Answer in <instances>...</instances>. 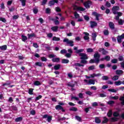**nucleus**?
Instances as JSON below:
<instances>
[{
	"label": "nucleus",
	"instance_id": "1",
	"mask_svg": "<svg viewBox=\"0 0 124 124\" xmlns=\"http://www.w3.org/2000/svg\"><path fill=\"white\" fill-rule=\"evenodd\" d=\"M119 9H120V7H119V6H114L112 8V12L114 15L117 14L118 15H119V16H122L123 13L117 12L118 10H119Z\"/></svg>",
	"mask_w": 124,
	"mask_h": 124
},
{
	"label": "nucleus",
	"instance_id": "2",
	"mask_svg": "<svg viewBox=\"0 0 124 124\" xmlns=\"http://www.w3.org/2000/svg\"><path fill=\"white\" fill-rule=\"evenodd\" d=\"M63 42H66V43H67V44H69V46H71V47L74 46V45L73 44V41L69 40H68V39H64V40H63Z\"/></svg>",
	"mask_w": 124,
	"mask_h": 124
},
{
	"label": "nucleus",
	"instance_id": "3",
	"mask_svg": "<svg viewBox=\"0 0 124 124\" xmlns=\"http://www.w3.org/2000/svg\"><path fill=\"white\" fill-rule=\"evenodd\" d=\"M94 58L96 62H99V58H100V54L98 53V52H96L94 54Z\"/></svg>",
	"mask_w": 124,
	"mask_h": 124
},
{
	"label": "nucleus",
	"instance_id": "4",
	"mask_svg": "<svg viewBox=\"0 0 124 124\" xmlns=\"http://www.w3.org/2000/svg\"><path fill=\"white\" fill-rule=\"evenodd\" d=\"M92 4V2L90 0L87 1L83 3V5H84L86 8H90Z\"/></svg>",
	"mask_w": 124,
	"mask_h": 124
},
{
	"label": "nucleus",
	"instance_id": "5",
	"mask_svg": "<svg viewBox=\"0 0 124 124\" xmlns=\"http://www.w3.org/2000/svg\"><path fill=\"white\" fill-rule=\"evenodd\" d=\"M79 56L81 57V60H88L89 59L88 55L86 53H79Z\"/></svg>",
	"mask_w": 124,
	"mask_h": 124
},
{
	"label": "nucleus",
	"instance_id": "6",
	"mask_svg": "<svg viewBox=\"0 0 124 124\" xmlns=\"http://www.w3.org/2000/svg\"><path fill=\"white\" fill-rule=\"evenodd\" d=\"M99 52H101L103 55H107L108 51L105 50L104 48H100L98 49Z\"/></svg>",
	"mask_w": 124,
	"mask_h": 124
},
{
	"label": "nucleus",
	"instance_id": "7",
	"mask_svg": "<svg viewBox=\"0 0 124 124\" xmlns=\"http://www.w3.org/2000/svg\"><path fill=\"white\" fill-rule=\"evenodd\" d=\"M124 39V34H122L121 36H119L117 38V41L119 43H122V40Z\"/></svg>",
	"mask_w": 124,
	"mask_h": 124
},
{
	"label": "nucleus",
	"instance_id": "8",
	"mask_svg": "<svg viewBox=\"0 0 124 124\" xmlns=\"http://www.w3.org/2000/svg\"><path fill=\"white\" fill-rule=\"evenodd\" d=\"M59 2V1L58 0H53L52 1H49L48 5L49 6H52V5H54V4H55V2H56V3H58V2Z\"/></svg>",
	"mask_w": 124,
	"mask_h": 124
},
{
	"label": "nucleus",
	"instance_id": "9",
	"mask_svg": "<svg viewBox=\"0 0 124 124\" xmlns=\"http://www.w3.org/2000/svg\"><path fill=\"white\" fill-rule=\"evenodd\" d=\"M93 16H95V17H96V20H99V19L98 18L100 17V14H99L97 13L94 12L93 13Z\"/></svg>",
	"mask_w": 124,
	"mask_h": 124
},
{
	"label": "nucleus",
	"instance_id": "10",
	"mask_svg": "<svg viewBox=\"0 0 124 124\" xmlns=\"http://www.w3.org/2000/svg\"><path fill=\"white\" fill-rule=\"evenodd\" d=\"M55 109H56V110H62V112H64V109H63L62 107L60 105L56 106Z\"/></svg>",
	"mask_w": 124,
	"mask_h": 124
},
{
	"label": "nucleus",
	"instance_id": "11",
	"mask_svg": "<svg viewBox=\"0 0 124 124\" xmlns=\"http://www.w3.org/2000/svg\"><path fill=\"white\" fill-rule=\"evenodd\" d=\"M84 34H85V35L83 37L84 39L85 40H89V39H90V37H89L90 34L88 32H84Z\"/></svg>",
	"mask_w": 124,
	"mask_h": 124
},
{
	"label": "nucleus",
	"instance_id": "12",
	"mask_svg": "<svg viewBox=\"0 0 124 124\" xmlns=\"http://www.w3.org/2000/svg\"><path fill=\"white\" fill-rule=\"evenodd\" d=\"M91 28H94L97 26V23L94 21H91L90 22Z\"/></svg>",
	"mask_w": 124,
	"mask_h": 124
},
{
	"label": "nucleus",
	"instance_id": "13",
	"mask_svg": "<svg viewBox=\"0 0 124 124\" xmlns=\"http://www.w3.org/2000/svg\"><path fill=\"white\" fill-rule=\"evenodd\" d=\"M99 76H101V74H93L91 75L92 78H94V77H99Z\"/></svg>",
	"mask_w": 124,
	"mask_h": 124
},
{
	"label": "nucleus",
	"instance_id": "14",
	"mask_svg": "<svg viewBox=\"0 0 124 124\" xmlns=\"http://www.w3.org/2000/svg\"><path fill=\"white\" fill-rule=\"evenodd\" d=\"M95 123H96V124H100V123H101V120L99 117L95 118Z\"/></svg>",
	"mask_w": 124,
	"mask_h": 124
},
{
	"label": "nucleus",
	"instance_id": "15",
	"mask_svg": "<svg viewBox=\"0 0 124 124\" xmlns=\"http://www.w3.org/2000/svg\"><path fill=\"white\" fill-rule=\"evenodd\" d=\"M122 84H123V81H121V80L115 81L114 82L115 86H120V85H122Z\"/></svg>",
	"mask_w": 124,
	"mask_h": 124
},
{
	"label": "nucleus",
	"instance_id": "16",
	"mask_svg": "<svg viewBox=\"0 0 124 124\" xmlns=\"http://www.w3.org/2000/svg\"><path fill=\"white\" fill-rule=\"evenodd\" d=\"M124 73V71L122 70H117L116 71V74L117 75H121V74H123Z\"/></svg>",
	"mask_w": 124,
	"mask_h": 124
},
{
	"label": "nucleus",
	"instance_id": "17",
	"mask_svg": "<svg viewBox=\"0 0 124 124\" xmlns=\"http://www.w3.org/2000/svg\"><path fill=\"white\" fill-rule=\"evenodd\" d=\"M88 84L89 85H94V84H95V81H94V80L93 79H90L88 81Z\"/></svg>",
	"mask_w": 124,
	"mask_h": 124
},
{
	"label": "nucleus",
	"instance_id": "18",
	"mask_svg": "<svg viewBox=\"0 0 124 124\" xmlns=\"http://www.w3.org/2000/svg\"><path fill=\"white\" fill-rule=\"evenodd\" d=\"M58 29H59V27L58 26H54L51 28L52 31H55V32L58 31Z\"/></svg>",
	"mask_w": 124,
	"mask_h": 124
},
{
	"label": "nucleus",
	"instance_id": "19",
	"mask_svg": "<svg viewBox=\"0 0 124 124\" xmlns=\"http://www.w3.org/2000/svg\"><path fill=\"white\" fill-rule=\"evenodd\" d=\"M77 9L79 11H85L86 9L81 7H77Z\"/></svg>",
	"mask_w": 124,
	"mask_h": 124
},
{
	"label": "nucleus",
	"instance_id": "20",
	"mask_svg": "<svg viewBox=\"0 0 124 124\" xmlns=\"http://www.w3.org/2000/svg\"><path fill=\"white\" fill-rule=\"evenodd\" d=\"M7 48V46L6 45H4L0 46V50H2L3 51H5V50Z\"/></svg>",
	"mask_w": 124,
	"mask_h": 124
},
{
	"label": "nucleus",
	"instance_id": "21",
	"mask_svg": "<svg viewBox=\"0 0 124 124\" xmlns=\"http://www.w3.org/2000/svg\"><path fill=\"white\" fill-rule=\"evenodd\" d=\"M103 121L102 122V124H107V123H108V121H109L107 118L104 117H103Z\"/></svg>",
	"mask_w": 124,
	"mask_h": 124
},
{
	"label": "nucleus",
	"instance_id": "22",
	"mask_svg": "<svg viewBox=\"0 0 124 124\" xmlns=\"http://www.w3.org/2000/svg\"><path fill=\"white\" fill-rule=\"evenodd\" d=\"M52 40L53 41H60V40H61V39L59 37L55 36L53 37Z\"/></svg>",
	"mask_w": 124,
	"mask_h": 124
},
{
	"label": "nucleus",
	"instance_id": "23",
	"mask_svg": "<svg viewBox=\"0 0 124 124\" xmlns=\"http://www.w3.org/2000/svg\"><path fill=\"white\" fill-rule=\"evenodd\" d=\"M52 62H60V58H53L52 59Z\"/></svg>",
	"mask_w": 124,
	"mask_h": 124
},
{
	"label": "nucleus",
	"instance_id": "24",
	"mask_svg": "<svg viewBox=\"0 0 124 124\" xmlns=\"http://www.w3.org/2000/svg\"><path fill=\"white\" fill-rule=\"evenodd\" d=\"M109 26L111 29V30H114V23L112 22H109Z\"/></svg>",
	"mask_w": 124,
	"mask_h": 124
},
{
	"label": "nucleus",
	"instance_id": "25",
	"mask_svg": "<svg viewBox=\"0 0 124 124\" xmlns=\"http://www.w3.org/2000/svg\"><path fill=\"white\" fill-rule=\"evenodd\" d=\"M23 120V118L22 117H17L15 119V122H21Z\"/></svg>",
	"mask_w": 124,
	"mask_h": 124
},
{
	"label": "nucleus",
	"instance_id": "26",
	"mask_svg": "<svg viewBox=\"0 0 124 124\" xmlns=\"http://www.w3.org/2000/svg\"><path fill=\"white\" fill-rule=\"evenodd\" d=\"M69 62V60L67 59H62V63H68Z\"/></svg>",
	"mask_w": 124,
	"mask_h": 124
},
{
	"label": "nucleus",
	"instance_id": "27",
	"mask_svg": "<svg viewBox=\"0 0 124 124\" xmlns=\"http://www.w3.org/2000/svg\"><path fill=\"white\" fill-rule=\"evenodd\" d=\"M92 37L93 41H95V38H96V34L95 33H93Z\"/></svg>",
	"mask_w": 124,
	"mask_h": 124
},
{
	"label": "nucleus",
	"instance_id": "28",
	"mask_svg": "<svg viewBox=\"0 0 124 124\" xmlns=\"http://www.w3.org/2000/svg\"><path fill=\"white\" fill-rule=\"evenodd\" d=\"M86 50L87 53H93V48H88Z\"/></svg>",
	"mask_w": 124,
	"mask_h": 124
},
{
	"label": "nucleus",
	"instance_id": "29",
	"mask_svg": "<svg viewBox=\"0 0 124 124\" xmlns=\"http://www.w3.org/2000/svg\"><path fill=\"white\" fill-rule=\"evenodd\" d=\"M34 85L35 86H39L40 85H41V83L39 81H36L34 82Z\"/></svg>",
	"mask_w": 124,
	"mask_h": 124
},
{
	"label": "nucleus",
	"instance_id": "30",
	"mask_svg": "<svg viewBox=\"0 0 124 124\" xmlns=\"http://www.w3.org/2000/svg\"><path fill=\"white\" fill-rule=\"evenodd\" d=\"M21 37L22 38V41H24L25 42V41H26V40H27L28 38L27 37V36H25V35H22Z\"/></svg>",
	"mask_w": 124,
	"mask_h": 124
},
{
	"label": "nucleus",
	"instance_id": "31",
	"mask_svg": "<svg viewBox=\"0 0 124 124\" xmlns=\"http://www.w3.org/2000/svg\"><path fill=\"white\" fill-rule=\"evenodd\" d=\"M46 13L49 14L51 13V9L47 8L46 9Z\"/></svg>",
	"mask_w": 124,
	"mask_h": 124
},
{
	"label": "nucleus",
	"instance_id": "32",
	"mask_svg": "<svg viewBox=\"0 0 124 124\" xmlns=\"http://www.w3.org/2000/svg\"><path fill=\"white\" fill-rule=\"evenodd\" d=\"M60 67H61V65L60 64H57L54 66V69H55V70H58L60 69Z\"/></svg>",
	"mask_w": 124,
	"mask_h": 124
},
{
	"label": "nucleus",
	"instance_id": "33",
	"mask_svg": "<svg viewBox=\"0 0 124 124\" xmlns=\"http://www.w3.org/2000/svg\"><path fill=\"white\" fill-rule=\"evenodd\" d=\"M21 2L22 6H25L26 5V0H19Z\"/></svg>",
	"mask_w": 124,
	"mask_h": 124
},
{
	"label": "nucleus",
	"instance_id": "34",
	"mask_svg": "<svg viewBox=\"0 0 124 124\" xmlns=\"http://www.w3.org/2000/svg\"><path fill=\"white\" fill-rule=\"evenodd\" d=\"M28 38H31V37H33V36H35V34L34 33H31L28 34Z\"/></svg>",
	"mask_w": 124,
	"mask_h": 124
},
{
	"label": "nucleus",
	"instance_id": "35",
	"mask_svg": "<svg viewBox=\"0 0 124 124\" xmlns=\"http://www.w3.org/2000/svg\"><path fill=\"white\" fill-rule=\"evenodd\" d=\"M112 80H113V81H116L117 80H118L119 79V76H114L113 78H112Z\"/></svg>",
	"mask_w": 124,
	"mask_h": 124
},
{
	"label": "nucleus",
	"instance_id": "36",
	"mask_svg": "<svg viewBox=\"0 0 124 124\" xmlns=\"http://www.w3.org/2000/svg\"><path fill=\"white\" fill-rule=\"evenodd\" d=\"M112 114H113V113L112 112V110H109L108 111V112L107 113V115H108V117H111V116H112Z\"/></svg>",
	"mask_w": 124,
	"mask_h": 124
},
{
	"label": "nucleus",
	"instance_id": "37",
	"mask_svg": "<svg viewBox=\"0 0 124 124\" xmlns=\"http://www.w3.org/2000/svg\"><path fill=\"white\" fill-rule=\"evenodd\" d=\"M107 95L105 93H100L99 94V97H106Z\"/></svg>",
	"mask_w": 124,
	"mask_h": 124
},
{
	"label": "nucleus",
	"instance_id": "38",
	"mask_svg": "<svg viewBox=\"0 0 124 124\" xmlns=\"http://www.w3.org/2000/svg\"><path fill=\"white\" fill-rule=\"evenodd\" d=\"M82 52H84V49H78L76 51V53L79 54V53H82Z\"/></svg>",
	"mask_w": 124,
	"mask_h": 124
},
{
	"label": "nucleus",
	"instance_id": "39",
	"mask_svg": "<svg viewBox=\"0 0 124 124\" xmlns=\"http://www.w3.org/2000/svg\"><path fill=\"white\" fill-rule=\"evenodd\" d=\"M75 66H84V64H80L79 63H75Z\"/></svg>",
	"mask_w": 124,
	"mask_h": 124
},
{
	"label": "nucleus",
	"instance_id": "40",
	"mask_svg": "<svg viewBox=\"0 0 124 124\" xmlns=\"http://www.w3.org/2000/svg\"><path fill=\"white\" fill-rule=\"evenodd\" d=\"M108 91L109 92H111L112 93H116V92L118 91V90L113 89H108Z\"/></svg>",
	"mask_w": 124,
	"mask_h": 124
},
{
	"label": "nucleus",
	"instance_id": "41",
	"mask_svg": "<svg viewBox=\"0 0 124 124\" xmlns=\"http://www.w3.org/2000/svg\"><path fill=\"white\" fill-rule=\"evenodd\" d=\"M47 121V122H48V123H50L52 121V116H48Z\"/></svg>",
	"mask_w": 124,
	"mask_h": 124
},
{
	"label": "nucleus",
	"instance_id": "42",
	"mask_svg": "<svg viewBox=\"0 0 124 124\" xmlns=\"http://www.w3.org/2000/svg\"><path fill=\"white\" fill-rule=\"evenodd\" d=\"M92 106H93V107H96L98 106V104H97V102H93L92 103Z\"/></svg>",
	"mask_w": 124,
	"mask_h": 124
},
{
	"label": "nucleus",
	"instance_id": "43",
	"mask_svg": "<svg viewBox=\"0 0 124 124\" xmlns=\"http://www.w3.org/2000/svg\"><path fill=\"white\" fill-rule=\"evenodd\" d=\"M75 18H76V19H78V18H79L80 17V16H79V14H78V13H77V12H75Z\"/></svg>",
	"mask_w": 124,
	"mask_h": 124
},
{
	"label": "nucleus",
	"instance_id": "44",
	"mask_svg": "<svg viewBox=\"0 0 124 124\" xmlns=\"http://www.w3.org/2000/svg\"><path fill=\"white\" fill-rule=\"evenodd\" d=\"M104 34L105 35H108V34H109V31H108V30H105L104 31Z\"/></svg>",
	"mask_w": 124,
	"mask_h": 124
},
{
	"label": "nucleus",
	"instance_id": "45",
	"mask_svg": "<svg viewBox=\"0 0 124 124\" xmlns=\"http://www.w3.org/2000/svg\"><path fill=\"white\" fill-rule=\"evenodd\" d=\"M112 63H117L118 62V59H113L111 60Z\"/></svg>",
	"mask_w": 124,
	"mask_h": 124
},
{
	"label": "nucleus",
	"instance_id": "46",
	"mask_svg": "<svg viewBox=\"0 0 124 124\" xmlns=\"http://www.w3.org/2000/svg\"><path fill=\"white\" fill-rule=\"evenodd\" d=\"M89 70H93L95 69L94 66H91L88 68Z\"/></svg>",
	"mask_w": 124,
	"mask_h": 124
},
{
	"label": "nucleus",
	"instance_id": "47",
	"mask_svg": "<svg viewBox=\"0 0 124 124\" xmlns=\"http://www.w3.org/2000/svg\"><path fill=\"white\" fill-rule=\"evenodd\" d=\"M47 3V0H43L42 1V5H45Z\"/></svg>",
	"mask_w": 124,
	"mask_h": 124
},
{
	"label": "nucleus",
	"instance_id": "48",
	"mask_svg": "<svg viewBox=\"0 0 124 124\" xmlns=\"http://www.w3.org/2000/svg\"><path fill=\"white\" fill-rule=\"evenodd\" d=\"M65 57H66L67 58H70V57H71V53H67L65 55Z\"/></svg>",
	"mask_w": 124,
	"mask_h": 124
},
{
	"label": "nucleus",
	"instance_id": "49",
	"mask_svg": "<svg viewBox=\"0 0 124 124\" xmlns=\"http://www.w3.org/2000/svg\"><path fill=\"white\" fill-rule=\"evenodd\" d=\"M102 80H108L109 79V78L107 76H103L102 77Z\"/></svg>",
	"mask_w": 124,
	"mask_h": 124
},
{
	"label": "nucleus",
	"instance_id": "50",
	"mask_svg": "<svg viewBox=\"0 0 124 124\" xmlns=\"http://www.w3.org/2000/svg\"><path fill=\"white\" fill-rule=\"evenodd\" d=\"M67 51L65 49H62L61 51V54H65V53H67Z\"/></svg>",
	"mask_w": 124,
	"mask_h": 124
},
{
	"label": "nucleus",
	"instance_id": "51",
	"mask_svg": "<svg viewBox=\"0 0 124 124\" xmlns=\"http://www.w3.org/2000/svg\"><path fill=\"white\" fill-rule=\"evenodd\" d=\"M114 117H118L119 116V112L115 111L113 113Z\"/></svg>",
	"mask_w": 124,
	"mask_h": 124
},
{
	"label": "nucleus",
	"instance_id": "52",
	"mask_svg": "<svg viewBox=\"0 0 124 124\" xmlns=\"http://www.w3.org/2000/svg\"><path fill=\"white\" fill-rule=\"evenodd\" d=\"M114 103H115V102H114V101H109L108 102V104H109V105H112Z\"/></svg>",
	"mask_w": 124,
	"mask_h": 124
},
{
	"label": "nucleus",
	"instance_id": "53",
	"mask_svg": "<svg viewBox=\"0 0 124 124\" xmlns=\"http://www.w3.org/2000/svg\"><path fill=\"white\" fill-rule=\"evenodd\" d=\"M106 6H107V7H110V6H111V4L110 2L107 1L106 3Z\"/></svg>",
	"mask_w": 124,
	"mask_h": 124
},
{
	"label": "nucleus",
	"instance_id": "54",
	"mask_svg": "<svg viewBox=\"0 0 124 124\" xmlns=\"http://www.w3.org/2000/svg\"><path fill=\"white\" fill-rule=\"evenodd\" d=\"M76 120H77V121H78V122H81V117L78 116H76Z\"/></svg>",
	"mask_w": 124,
	"mask_h": 124
},
{
	"label": "nucleus",
	"instance_id": "55",
	"mask_svg": "<svg viewBox=\"0 0 124 124\" xmlns=\"http://www.w3.org/2000/svg\"><path fill=\"white\" fill-rule=\"evenodd\" d=\"M84 18L86 21H89V20H90V17H89V16H84Z\"/></svg>",
	"mask_w": 124,
	"mask_h": 124
},
{
	"label": "nucleus",
	"instance_id": "56",
	"mask_svg": "<svg viewBox=\"0 0 124 124\" xmlns=\"http://www.w3.org/2000/svg\"><path fill=\"white\" fill-rule=\"evenodd\" d=\"M118 23L119 25H123V24H124V21H123V20L122 19H119L118 21Z\"/></svg>",
	"mask_w": 124,
	"mask_h": 124
},
{
	"label": "nucleus",
	"instance_id": "57",
	"mask_svg": "<svg viewBox=\"0 0 124 124\" xmlns=\"http://www.w3.org/2000/svg\"><path fill=\"white\" fill-rule=\"evenodd\" d=\"M111 99H119V97L118 96H112L111 97Z\"/></svg>",
	"mask_w": 124,
	"mask_h": 124
},
{
	"label": "nucleus",
	"instance_id": "58",
	"mask_svg": "<svg viewBox=\"0 0 124 124\" xmlns=\"http://www.w3.org/2000/svg\"><path fill=\"white\" fill-rule=\"evenodd\" d=\"M105 59L106 61H110V56H107L105 57Z\"/></svg>",
	"mask_w": 124,
	"mask_h": 124
},
{
	"label": "nucleus",
	"instance_id": "59",
	"mask_svg": "<svg viewBox=\"0 0 124 124\" xmlns=\"http://www.w3.org/2000/svg\"><path fill=\"white\" fill-rule=\"evenodd\" d=\"M32 92H33V89H30L29 91V94H32Z\"/></svg>",
	"mask_w": 124,
	"mask_h": 124
},
{
	"label": "nucleus",
	"instance_id": "60",
	"mask_svg": "<svg viewBox=\"0 0 124 124\" xmlns=\"http://www.w3.org/2000/svg\"><path fill=\"white\" fill-rule=\"evenodd\" d=\"M36 65H38V66H41L42 65V63L40 62H37L35 63Z\"/></svg>",
	"mask_w": 124,
	"mask_h": 124
},
{
	"label": "nucleus",
	"instance_id": "61",
	"mask_svg": "<svg viewBox=\"0 0 124 124\" xmlns=\"http://www.w3.org/2000/svg\"><path fill=\"white\" fill-rule=\"evenodd\" d=\"M118 60H119V61L121 62L122 61L124 60V57L123 56H119V57L118 58Z\"/></svg>",
	"mask_w": 124,
	"mask_h": 124
},
{
	"label": "nucleus",
	"instance_id": "62",
	"mask_svg": "<svg viewBox=\"0 0 124 124\" xmlns=\"http://www.w3.org/2000/svg\"><path fill=\"white\" fill-rule=\"evenodd\" d=\"M72 99H75V100H79V98L78 97H76V96H72Z\"/></svg>",
	"mask_w": 124,
	"mask_h": 124
},
{
	"label": "nucleus",
	"instance_id": "63",
	"mask_svg": "<svg viewBox=\"0 0 124 124\" xmlns=\"http://www.w3.org/2000/svg\"><path fill=\"white\" fill-rule=\"evenodd\" d=\"M78 96H79V98H84V97L83 96V93H79L78 94Z\"/></svg>",
	"mask_w": 124,
	"mask_h": 124
},
{
	"label": "nucleus",
	"instance_id": "64",
	"mask_svg": "<svg viewBox=\"0 0 124 124\" xmlns=\"http://www.w3.org/2000/svg\"><path fill=\"white\" fill-rule=\"evenodd\" d=\"M80 62H81V63H87V62L86 60H81V61H80Z\"/></svg>",
	"mask_w": 124,
	"mask_h": 124
}]
</instances>
